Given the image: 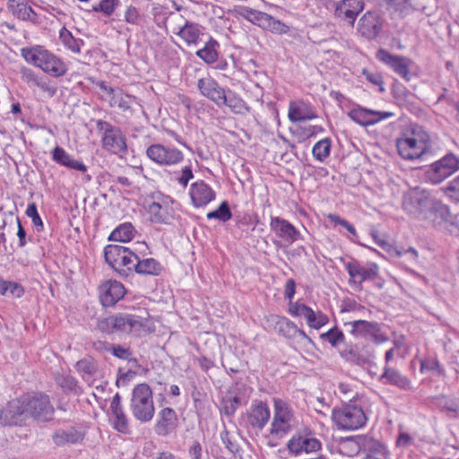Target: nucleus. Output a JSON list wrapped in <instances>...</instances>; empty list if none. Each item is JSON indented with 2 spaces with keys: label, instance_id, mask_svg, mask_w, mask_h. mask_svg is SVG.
Wrapping results in <instances>:
<instances>
[{
  "label": "nucleus",
  "instance_id": "obj_1",
  "mask_svg": "<svg viewBox=\"0 0 459 459\" xmlns=\"http://www.w3.org/2000/svg\"><path fill=\"white\" fill-rule=\"evenodd\" d=\"M97 326L102 333L121 332L136 337L145 336L152 332L148 317L126 313L100 319Z\"/></svg>",
  "mask_w": 459,
  "mask_h": 459
},
{
  "label": "nucleus",
  "instance_id": "obj_2",
  "mask_svg": "<svg viewBox=\"0 0 459 459\" xmlns=\"http://www.w3.org/2000/svg\"><path fill=\"white\" fill-rule=\"evenodd\" d=\"M21 55L27 63L40 68L52 76L59 77L66 73L65 65L41 46L22 48Z\"/></svg>",
  "mask_w": 459,
  "mask_h": 459
},
{
  "label": "nucleus",
  "instance_id": "obj_3",
  "mask_svg": "<svg viewBox=\"0 0 459 459\" xmlns=\"http://www.w3.org/2000/svg\"><path fill=\"white\" fill-rule=\"evenodd\" d=\"M332 419L338 429L344 430H357L367 422V416L362 406L357 400H350L348 403L340 408H334Z\"/></svg>",
  "mask_w": 459,
  "mask_h": 459
},
{
  "label": "nucleus",
  "instance_id": "obj_4",
  "mask_svg": "<svg viewBox=\"0 0 459 459\" xmlns=\"http://www.w3.org/2000/svg\"><path fill=\"white\" fill-rule=\"evenodd\" d=\"M130 410L133 416L142 423L149 422L153 419L155 413L153 393L147 384H139L134 387Z\"/></svg>",
  "mask_w": 459,
  "mask_h": 459
},
{
  "label": "nucleus",
  "instance_id": "obj_5",
  "mask_svg": "<svg viewBox=\"0 0 459 459\" xmlns=\"http://www.w3.org/2000/svg\"><path fill=\"white\" fill-rule=\"evenodd\" d=\"M435 197L420 187L411 188L407 191L403 197V210L411 218L417 221H422L426 218V212L433 205Z\"/></svg>",
  "mask_w": 459,
  "mask_h": 459
},
{
  "label": "nucleus",
  "instance_id": "obj_6",
  "mask_svg": "<svg viewBox=\"0 0 459 459\" xmlns=\"http://www.w3.org/2000/svg\"><path fill=\"white\" fill-rule=\"evenodd\" d=\"M429 136L424 132L412 131L396 140L399 155L404 160H416L430 150Z\"/></svg>",
  "mask_w": 459,
  "mask_h": 459
},
{
  "label": "nucleus",
  "instance_id": "obj_7",
  "mask_svg": "<svg viewBox=\"0 0 459 459\" xmlns=\"http://www.w3.org/2000/svg\"><path fill=\"white\" fill-rule=\"evenodd\" d=\"M96 127L101 133V143L105 151L121 158L126 155V137L119 127L101 119L96 122Z\"/></svg>",
  "mask_w": 459,
  "mask_h": 459
},
{
  "label": "nucleus",
  "instance_id": "obj_8",
  "mask_svg": "<svg viewBox=\"0 0 459 459\" xmlns=\"http://www.w3.org/2000/svg\"><path fill=\"white\" fill-rule=\"evenodd\" d=\"M175 202L161 193H153L147 201L146 210L150 220L157 224H170L175 219Z\"/></svg>",
  "mask_w": 459,
  "mask_h": 459
},
{
  "label": "nucleus",
  "instance_id": "obj_9",
  "mask_svg": "<svg viewBox=\"0 0 459 459\" xmlns=\"http://www.w3.org/2000/svg\"><path fill=\"white\" fill-rule=\"evenodd\" d=\"M273 417L271 424V435L282 437L291 431L295 423L294 411L286 401L274 397Z\"/></svg>",
  "mask_w": 459,
  "mask_h": 459
},
{
  "label": "nucleus",
  "instance_id": "obj_10",
  "mask_svg": "<svg viewBox=\"0 0 459 459\" xmlns=\"http://www.w3.org/2000/svg\"><path fill=\"white\" fill-rule=\"evenodd\" d=\"M27 418L47 422L54 418L55 409L48 395L36 394L33 396L23 397Z\"/></svg>",
  "mask_w": 459,
  "mask_h": 459
},
{
  "label": "nucleus",
  "instance_id": "obj_11",
  "mask_svg": "<svg viewBox=\"0 0 459 459\" xmlns=\"http://www.w3.org/2000/svg\"><path fill=\"white\" fill-rule=\"evenodd\" d=\"M344 266L350 276V285H353L357 290H362V283L364 281H374L377 277L379 271L378 265L375 263L362 265L355 259L344 263Z\"/></svg>",
  "mask_w": 459,
  "mask_h": 459
},
{
  "label": "nucleus",
  "instance_id": "obj_12",
  "mask_svg": "<svg viewBox=\"0 0 459 459\" xmlns=\"http://www.w3.org/2000/svg\"><path fill=\"white\" fill-rule=\"evenodd\" d=\"M459 169V159L447 154L432 163L426 171V178L432 184H439Z\"/></svg>",
  "mask_w": 459,
  "mask_h": 459
},
{
  "label": "nucleus",
  "instance_id": "obj_13",
  "mask_svg": "<svg viewBox=\"0 0 459 459\" xmlns=\"http://www.w3.org/2000/svg\"><path fill=\"white\" fill-rule=\"evenodd\" d=\"M136 255L130 247L121 245H108L104 248L105 260L115 270L121 267L133 270Z\"/></svg>",
  "mask_w": 459,
  "mask_h": 459
},
{
  "label": "nucleus",
  "instance_id": "obj_14",
  "mask_svg": "<svg viewBox=\"0 0 459 459\" xmlns=\"http://www.w3.org/2000/svg\"><path fill=\"white\" fill-rule=\"evenodd\" d=\"M146 155L152 161L162 166L176 165L184 159L182 152L178 149L160 143L149 146L146 150Z\"/></svg>",
  "mask_w": 459,
  "mask_h": 459
},
{
  "label": "nucleus",
  "instance_id": "obj_15",
  "mask_svg": "<svg viewBox=\"0 0 459 459\" xmlns=\"http://www.w3.org/2000/svg\"><path fill=\"white\" fill-rule=\"evenodd\" d=\"M27 413L23 397L10 401L0 411V423L5 426H22L26 423Z\"/></svg>",
  "mask_w": 459,
  "mask_h": 459
},
{
  "label": "nucleus",
  "instance_id": "obj_16",
  "mask_svg": "<svg viewBox=\"0 0 459 459\" xmlns=\"http://www.w3.org/2000/svg\"><path fill=\"white\" fill-rule=\"evenodd\" d=\"M172 31L178 35L187 45H197L200 36L203 35L201 26L197 23L185 21L181 15L172 14L170 16Z\"/></svg>",
  "mask_w": 459,
  "mask_h": 459
},
{
  "label": "nucleus",
  "instance_id": "obj_17",
  "mask_svg": "<svg viewBox=\"0 0 459 459\" xmlns=\"http://www.w3.org/2000/svg\"><path fill=\"white\" fill-rule=\"evenodd\" d=\"M345 325L351 326V333L354 337L364 338L376 343H382L386 340L381 331L380 325L377 322L354 320Z\"/></svg>",
  "mask_w": 459,
  "mask_h": 459
},
{
  "label": "nucleus",
  "instance_id": "obj_18",
  "mask_svg": "<svg viewBox=\"0 0 459 459\" xmlns=\"http://www.w3.org/2000/svg\"><path fill=\"white\" fill-rule=\"evenodd\" d=\"M376 57L378 61L390 67L395 74L404 80H410V66L412 64L410 58L403 56L393 55L384 48L377 50Z\"/></svg>",
  "mask_w": 459,
  "mask_h": 459
},
{
  "label": "nucleus",
  "instance_id": "obj_19",
  "mask_svg": "<svg viewBox=\"0 0 459 459\" xmlns=\"http://www.w3.org/2000/svg\"><path fill=\"white\" fill-rule=\"evenodd\" d=\"M271 418V411L268 404L261 400L252 402L246 412L247 423L249 428L255 430H262Z\"/></svg>",
  "mask_w": 459,
  "mask_h": 459
},
{
  "label": "nucleus",
  "instance_id": "obj_20",
  "mask_svg": "<svg viewBox=\"0 0 459 459\" xmlns=\"http://www.w3.org/2000/svg\"><path fill=\"white\" fill-rule=\"evenodd\" d=\"M347 115L352 121L362 126L375 125L394 116L392 112L377 111L359 106L351 109Z\"/></svg>",
  "mask_w": 459,
  "mask_h": 459
},
{
  "label": "nucleus",
  "instance_id": "obj_21",
  "mask_svg": "<svg viewBox=\"0 0 459 459\" xmlns=\"http://www.w3.org/2000/svg\"><path fill=\"white\" fill-rule=\"evenodd\" d=\"M383 21L377 12L368 11L359 20L358 31L368 39H376L381 32Z\"/></svg>",
  "mask_w": 459,
  "mask_h": 459
},
{
  "label": "nucleus",
  "instance_id": "obj_22",
  "mask_svg": "<svg viewBox=\"0 0 459 459\" xmlns=\"http://www.w3.org/2000/svg\"><path fill=\"white\" fill-rule=\"evenodd\" d=\"M189 195L193 205L199 208L206 206L214 200L216 193L204 180H199L190 186Z\"/></svg>",
  "mask_w": 459,
  "mask_h": 459
},
{
  "label": "nucleus",
  "instance_id": "obj_23",
  "mask_svg": "<svg viewBox=\"0 0 459 459\" xmlns=\"http://www.w3.org/2000/svg\"><path fill=\"white\" fill-rule=\"evenodd\" d=\"M85 436V431L81 427L69 426L56 429L52 435L53 443L58 446L81 443Z\"/></svg>",
  "mask_w": 459,
  "mask_h": 459
},
{
  "label": "nucleus",
  "instance_id": "obj_24",
  "mask_svg": "<svg viewBox=\"0 0 459 459\" xmlns=\"http://www.w3.org/2000/svg\"><path fill=\"white\" fill-rule=\"evenodd\" d=\"M271 230L280 238L293 243L299 238V231L287 220L281 217H271Z\"/></svg>",
  "mask_w": 459,
  "mask_h": 459
},
{
  "label": "nucleus",
  "instance_id": "obj_25",
  "mask_svg": "<svg viewBox=\"0 0 459 459\" xmlns=\"http://www.w3.org/2000/svg\"><path fill=\"white\" fill-rule=\"evenodd\" d=\"M364 9L363 0H342L335 4L334 15L353 24L357 16Z\"/></svg>",
  "mask_w": 459,
  "mask_h": 459
},
{
  "label": "nucleus",
  "instance_id": "obj_26",
  "mask_svg": "<svg viewBox=\"0 0 459 459\" xmlns=\"http://www.w3.org/2000/svg\"><path fill=\"white\" fill-rule=\"evenodd\" d=\"M178 415L176 411L169 407L161 409L158 412L155 431L159 436H167L178 427Z\"/></svg>",
  "mask_w": 459,
  "mask_h": 459
},
{
  "label": "nucleus",
  "instance_id": "obj_27",
  "mask_svg": "<svg viewBox=\"0 0 459 459\" xmlns=\"http://www.w3.org/2000/svg\"><path fill=\"white\" fill-rule=\"evenodd\" d=\"M450 217L449 208L439 200L434 198L433 205H430V208L426 212V218H423L421 221H425L433 227H438L449 221Z\"/></svg>",
  "mask_w": 459,
  "mask_h": 459
},
{
  "label": "nucleus",
  "instance_id": "obj_28",
  "mask_svg": "<svg viewBox=\"0 0 459 459\" xmlns=\"http://www.w3.org/2000/svg\"><path fill=\"white\" fill-rule=\"evenodd\" d=\"M348 359L356 365L370 366L375 359V351L370 344H355L347 351Z\"/></svg>",
  "mask_w": 459,
  "mask_h": 459
},
{
  "label": "nucleus",
  "instance_id": "obj_29",
  "mask_svg": "<svg viewBox=\"0 0 459 459\" xmlns=\"http://www.w3.org/2000/svg\"><path fill=\"white\" fill-rule=\"evenodd\" d=\"M126 294L124 285L117 281H108L101 286L100 301L103 306L110 307L116 304Z\"/></svg>",
  "mask_w": 459,
  "mask_h": 459
},
{
  "label": "nucleus",
  "instance_id": "obj_30",
  "mask_svg": "<svg viewBox=\"0 0 459 459\" xmlns=\"http://www.w3.org/2000/svg\"><path fill=\"white\" fill-rule=\"evenodd\" d=\"M197 88L204 97L220 106L225 89L221 87L213 78L210 76L200 78L197 82Z\"/></svg>",
  "mask_w": 459,
  "mask_h": 459
},
{
  "label": "nucleus",
  "instance_id": "obj_31",
  "mask_svg": "<svg viewBox=\"0 0 459 459\" xmlns=\"http://www.w3.org/2000/svg\"><path fill=\"white\" fill-rule=\"evenodd\" d=\"M243 386L238 385L230 389L221 402V413L228 417L235 414L238 408L242 404L243 398L241 396Z\"/></svg>",
  "mask_w": 459,
  "mask_h": 459
},
{
  "label": "nucleus",
  "instance_id": "obj_32",
  "mask_svg": "<svg viewBox=\"0 0 459 459\" xmlns=\"http://www.w3.org/2000/svg\"><path fill=\"white\" fill-rule=\"evenodd\" d=\"M55 162L70 169L82 173L87 171V166L81 160L74 159L64 148L56 146L51 152Z\"/></svg>",
  "mask_w": 459,
  "mask_h": 459
},
{
  "label": "nucleus",
  "instance_id": "obj_33",
  "mask_svg": "<svg viewBox=\"0 0 459 459\" xmlns=\"http://www.w3.org/2000/svg\"><path fill=\"white\" fill-rule=\"evenodd\" d=\"M288 117L292 123H297L311 120L317 115L312 107L304 101H293L290 103Z\"/></svg>",
  "mask_w": 459,
  "mask_h": 459
},
{
  "label": "nucleus",
  "instance_id": "obj_34",
  "mask_svg": "<svg viewBox=\"0 0 459 459\" xmlns=\"http://www.w3.org/2000/svg\"><path fill=\"white\" fill-rule=\"evenodd\" d=\"M381 380L384 384L395 385L402 390L408 391L412 388L411 380L406 376L387 365L384 368V372L381 375Z\"/></svg>",
  "mask_w": 459,
  "mask_h": 459
},
{
  "label": "nucleus",
  "instance_id": "obj_35",
  "mask_svg": "<svg viewBox=\"0 0 459 459\" xmlns=\"http://www.w3.org/2000/svg\"><path fill=\"white\" fill-rule=\"evenodd\" d=\"M226 106L235 114H244L249 111V108L246 102L231 91H226L221 99L220 106Z\"/></svg>",
  "mask_w": 459,
  "mask_h": 459
},
{
  "label": "nucleus",
  "instance_id": "obj_36",
  "mask_svg": "<svg viewBox=\"0 0 459 459\" xmlns=\"http://www.w3.org/2000/svg\"><path fill=\"white\" fill-rule=\"evenodd\" d=\"M133 270L140 274L157 275L161 271V266L160 263L153 258H146L141 260L140 257L136 255L133 265Z\"/></svg>",
  "mask_w": 459,
  "mask_h": 459
},
{
  "label": "nucleus",
  "instance_id": "obj_37",
  "mask_svg": "<svg viewBox=\"0 0 459 459\" xmlns=\"http://www.w3.org/2000/svg\"><path fill=\"white\" fill-rule=\"evenodd\" d=\"M238 13L252 23L262 28L266 27L269 24L268 21H271V15L246 6H240Z\"/></svg>",
  "mask_w": 459,
  "mask_h": 459
},
{
  "label": "nucleus",
  "instance_id": "obj_38",
  "mask_svg": "<svg viewBox=\"0 0 459 459\" xmlns=\"http://www.w3.org/2000/svg\"><path fill=\"white\" fill-rule=\"evenodd\" d=\"M218 42L211 38L203 48L196 51V56L206 64H212L218 59Z\"/></svg>",
  "mask_w": 459,
  "mask_h": 459
},
{
  "label": "nucleus",
  "instance_id": "obj_39",
  "mask_svg": "<svg viewBox=\"0 0 459 459\" xmlns=\"http://www.w3.org/2000/svg\"><path fill=\"white\" fill-rule=\"evenodd\" d=\"M75 368L79 373L82 374V378L88 381L92 376L97 373L98 365L96 360L91 357H86L80 359Z\"/></svg>",
  "mask_w": 459,
  "mask_h": 459
},
{
  "label": "nucleus",
  "instance_id": "obj_40",
  "mask_svg": "<svg viewBox=\"0 0 459 459\" xmlns=\"http://www.w3.org/2000/svg\"><path fill=\"white\" fill-rule=\"evenodd\" d=\"M134 227L131 223H123L117 227L109 235V241L128 242L134 237Z\"/></svg>",
  "mask_w": 459,
  "mask_h": 459
},
{
  "label": "nucleus",
  "instance_id": "obj_41",
  "mask_svg": "<svg viewBox=\"0 0 459 459\" xmlns=\"http://www.w3.org/2000/svg\"><path fill=\"white\" fill-rule=\"evenodd\" d=\"M275 324L277 332L286 338L291 339L296 331V325L286 317H280L278 316H272Z\"/></svg>",
  "mask_w": 459,
  "mask_h": 459
},
{
  "label": "nucleus",
  "instance_id": "obj_42",
  "mask_svg": "<svg viewBox=\"0 0 459 459\" xmlns=\"http://www.w3.org/2000/svg\"><path fill=\"white\" fill-rule=\"evenodd\" d=\"M331 147L329 138L322 139L313 146L312 155L316 160L324 162L330 156Z\"/></svg>",
  "mask_w": 459,
  "mask_h": 459
},
{
  "label": "nucleus",
  "instance_id": "obj_43",
  "mask_svg": "<svg viewBox=\"0 0 459 459\" xmlns=\"http://www.w3.org/2000/svg\"><path fill=\"white\" fill-rule=\"evenodd\" d=\"M365 450L376 458L389 459L390 457V452L386 446L377 440H369L365 446Z\"/></svg>",
  "mask_w": 459,
  "mask_h": 459
},
{
  "label": "nucleus",
  "instance_id": "obj_44",
  "mask_svg": "<svg viewBox=\"0 0 459 459\" xmlns=\"http://www.w3.org/2000/svg\"><path fill=\"white\" fill-rule=\"evenodd\" d=\"M134 98L131 95L125 94L122 91H118L109 100L110 107H117L122 111L131 108Z\"/></svg>",
  "mask_w": 459,
  "mask_h": 459
},
{
  "label": "nucleus",
  "instance_id": "obj_45",
  "mask_svg": "<svg viewBox=\"0 0 459 459\" xmlns=\"http://www.w3.org/2000/svg\"><path fill=\"white\" fill-rule=\"evenodd\" d=\"M104 345L106 351H109L115 357L124 360L136 361L135 359L132 358V351L129 348L123 347L119 344L104 343Z\"/></svg>",
  "mask_w": 459,
  "mask_h": 459
},
{
  "label": "nucleus",
  "instance_id": "obj_46",
  "mask_svg": "<svg viewBox=\"0 0 459 459\" xmlns=\"http://www.w3.org/2000/svg\"><path fill=\"white\" fill-rule=\"evenodd\" d=\"M59 39L62 41V43L74 53L80 52V46L82 44V40L74 39L72 33L65 28H63L60 30Z\"/></svg>",
  "mask_w": 459,
  "mask_h": 459
},
{
  "label": "nucleus",
  "instance_id": "obj_47",
  "mask_svg": "<svg viewBox=\"0 0 459 459\" xmlns=\"http://www.w3.org/2000/svg\"><path fill=\"white\" fill-rule=\"evenodd\" d=\"M112 415L114 417V428L121 432V433H128L129 432V423L128 418L124 412L123 408L115 410L112 411Z\"/></svg>",
  "mask_w": 459,
  "mask_h": 459
},
{
  "label": "nucleus",
  "instance_id": "obj_48",
  "mask_svg": "<svg viewBox=\"0 0 459 459\" xmlns=\"http://www.w3.org/2000/svg\"><path fill=\"white\" fill-rule=\"evenodd\" d=\"M320 338L327 341L333 347H337L345 342L343 333L337 327L331 328L328 332L322 333Z\"/></svg>",
  "mask_w": 459,
  "mask_h": 459
},
{
  "label": "nucleus",
  "instance_id": "obj_49",
  "mask_svg": "<svg viewBox=\"0 0 459 459\" xmlns=\"http://www.w3.org/2000/svg\"><path fill=\"white\" fill-rule=\"evenodd\" d=\"M232 213L226 201L222 202L218 209L207 213L208 219H216L223 222L230 221Z\"/></svg>",
  "mask_w": 459,
  "mask_h": 459
},
{
  "label": "nucleus",
  "instance_id": "obj_50",
  "mask_svg": "<svg viewBox=\"0 0 459 459\" xmlns=\"http://www.w3.org/2000/svg\"><path fill=\"white\" fill-rule=\"evenodd\" d=\"M15 13L17 17L22 21H30L32 22L37 21V13L27 4H18L16 6Z\"/></svg>",
  "mask_w": 459,
  "mask_h": 459
},
{
  "label": "nucleus",
  "instance_id": "obj_51",
  "mask_svg": "<svg viewBox=\"0 0 459 459\" xmlns=\"http://www.w3.org/2000/svg\"><path fill=\"white\" fill-rule=\"evenodd\" d=\"M118 4L119 0H100L92 9L94 12L102 13L109 16L115 12Z\"/></svg>",
  "mask_w": 459,
  "mask_h": 459
},
{
  "label": "nucleus",
  "instance_id": "obj_52",
  "mask_svg": "<svg viewBox=\"0 0 459 459\" xmlns=\"http://www.w3.org/2000/svg\"><path fill=\"white\" fill-rule=\"evenodd\" d=\"M26 215L30 217L32 221L33 225L35 226L37 231L43 230V221L38 212L37 206L34 203L30 204L26 209Z\"/></svg>",
  "mask_w": 459,
  "mask_h": 459
},
{
  "label": "nucleus",
  "instance_id": "obj_53",
  "mask_svg": "<svg viewBox=\"0 0 459 459\" xmlns=\"http://www.w3.org/2000/svg\"><path fill=\"white\" fill-rule=\"evenodd\" d=\"M307 322L310 327L319 329L327 324L328 317L321 312L316 314L312 310V315L307 316Z\"/></svg>",
  "mask_w": 459,
  "mask_h": 459
},
{
  "label": "nucleus",
  "instance_id": "obj_54",
  "mask_svg": "<svg viewBox=\"0 0 459 459\" xmlns=\"http://www.w3.org/2000/svg\"><path fill=\"white\" fill-rule=\"evenodd\" d=\"M312 308L305 304L294 303L290 307V313L295 316H304L306 319L312 315Z\"/></svg>",
  "mask_w": 459,
  "mask_h": 459
},
{
  "label": "nucleus",
  "instance_id": "obj_55",
  "mask_svg": "<svg viewBox=\"0 0 459 459\" xmlns=\"http://www.w3.org/2000/svg\"><path fill=\"white\" fill-rule=\"evenodd\" d=\"M362 74L372 84L379 86V91L381 92L385 91V88L383 86L384 81H383V77H382V75L380 74L370 72V71H368L367 69H363Z\"/></svg>",
  "mask_w": 459,
  "mask_h": 459
},
{
  "label": "nucleus",
  "instance_id": "obj_56",
  "mask_svg": "<svg viewBox=\"0 0 459 459\" xmlns=\"http://www.w3.org/2000/svg\"><path fill=\"white\" fill-rule=\"evenodd\" d=\"M328 219L334 225H340L342 226L347 231H349L351 235L356 236L357 232L353 225H351L348 221L341 218L339 215L336 214H329Z\"/></svg>",
  "mask_w": 459,
  "mask_h": 459
},
{
  "label": "nucleus",
  "instance_id": "obj_57",
  "mask_svg": "<svg viewBox=\"0 0 459 459\" xmlns=\"http://www.w3.org/2000/svg\"><path fill=\"white\" fill-rule=\"evenodd\" d=\"M302 452L312 453L321 449V442L316 437H305L302 442Z\"/></svg>",
  "mask_w": 459,
  "mask_h": 459
},
{
  "label": "nucleus",
  "instance_id": "obj_58",
  "mask_svg": "<svg viewBox=\"0 0 459 459\" xmlns=\"http://www.w3.org/2000/svg\"><path fill=\"white\" fill-rule=\"evenodd\" d=\"M125 20L126 22L138 25L141 22V16L138 10L134 6H129L125 12Z\"/></svg>",
  "mask_w": 459,
  "mask_h": 459
},
{
  "label": "nucleus",
  "instance_id": "obj_59",
  "mask_svg": "<svg viewBox=\"0 0 459 459\" xmlns=\"http://www.w3.org/2000/svg\"><path fill=\"white\" fill-rule=\"evenodd\" d=\"M221 438L226 448L233 455L238 451V445L231 439L229 431L224 430L221 433Z\"/></svg>",
  "mask_w": 459,
  "mask_h": 459
},
{
  "label": "nucleus",
  "instance_id": "obj_60",
  "mask_svg": "<svg viewBox=\"0 0 459 459\" xmlns=\"http://www.w3.org/2000/svg\"><path fill=\"white\" fill-rule=\"evenodd\" d=\"M304 439L305 437L301 436L292 437L287 445L289 450L295 455L302 453V442H304Z\"/></svg>",
  "mask_w": 459,
  "mask_h": 459
},
{
  "label": "nucleus",
  "instance_id": "obj_61",
  "mask_svg": "<svg viewBox=\"0 0 459 459\" xmlns=\"http://www.w3.org/2000/svg\"><path fill=\"white\" fill-rule=\"evenodd\" d=\"M446 193L452 199L459 201V176L449 183Z\"/></svg>",
  "mask_w": 459,
  "mask_h": 459
},
{
  "label": "nucleus",
  "instance_id": "obj_62",
  "mask_svg": "<svg viewBox=\"0 0 459 459\" xmlns=\"http://www.w3.org/2000/svg\"><path fill=\"white\" fill-rule=\"evenodd\" d=\"M269 24L265 28H270L273 31L278 32V33H286L288 31V26H286L284 23L281 22L280 21L275 20L271 16V21H268Z\"/></svg>",
  "mask_w": 459,
  "mask_h": 459
},
{
  "label": "nucleus",
  "instance_id": "obj_63",
  "mask_svg": "<svg viewBox=\"0 0 459 459\" xmlns=\"http://www.w3.org/2000/svg\"><path fill=\"white\" fill-rule=\"evenodd\" d=\"M194 175L192 172V169L189 166H186L182 171L180 177L178 178V183L186 187L191 178H193Z\"/></svg>",
  "mask_w": 459,
  "mask_h": 459
},
{
  "label": "nucleus",
  "instance_id": "obj_64",
  "mask_svg": "<svg viewBox=\"0 0 459 459\" xmlns=\"http://www.w3.org/2000/svg\"><path fill=\"white\" fill-rule=\"evenodd\" d=\"M203 448L198 441H195L188 449V455L191 459H202Z\"/></svg>",
  "mask_w": 459,
  "mask_h": 459
}]
</instances>
